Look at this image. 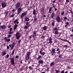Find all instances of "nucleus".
I'll list each match as a JSON object with an SVG mask.
<instances>
[{
  "mask_svg": "<svg viewBox=\"0 0 73 73\" xmlns=\"http://www.w3.org/2000/svg\"><path fill=\"white\" fill-rule=\"evenodd\" d=\"M14 23H15V25L14 27V28H13L14 30H15L17 28V27L18 25H17L16 24V23L17 24H18L19 23V21L17 19H16L15 20V21H14Z\"/></svg>",
  "mask_w": 73,
  "mask_h": 73,
  "instance_id": "obj_1",
  "label": "nucleus"
},
{
  "mask_svg": "<svg viewBox=\"0 0 73 73\" xmlns=\"http://www.w3.org/2000/svg\"><path fill=\"white\" fill-rule=\"evenodd\" d=\"M31 54V52H27L26 54V56L25 57L26 60H28L29 59V56Z\"/></svg>",
  "mask_w": 73,
  "mask_h": 73,
  "instance_id": "obj_2",
  "label": "nucleus"
},
{
  "mask_svg": "<svg viewBox=\"0 0 73 73\" xmlns=\"http://www.w3.org/2000/svg\"><path fill=\"white\" fill-rule=\"evenodd\" d=\"M15 36L16 37V38L17 40H19L20 39V35L19 33H17Z\"/></svg>",
  "mask_w": 73,
  "mask_h": 73,
  "instance_id": "obj_3",
  "label": "nucleus"
},
{
  "mask_svg": "<svg viewBox=\"0 0 73 73\" xmlns=\"http://www.w3.org/2000/svg\"><path fill=\"white\" fill-rule=\"evenodd\" d=\"M10 62L12 65H14V64H15V59H14V58H11Z\"/></svg>",
  "mask_w": 73,
  "mask_h": 73,
  "instance_id": "obj_4",
  "label": "nucleus"
},
{
  "mask_svg": "<svg viewBox=\"0 0 73 73\" xmlns=\"http://www.w3.org/2000/svg\"><path fill=\"white\" fill-rule=\"evenodd\" d=\"M21 11H23V10H22V9H21L20 7L18 9V10H17L18 15H19V14L20 13V12H21Z\"/></svg>",
  "mask_w": 73,
  "mask_h": 73,
  "instance_id": "obj_5",
  "label": "nucleus"
},
{
  "mask_svg": "<svg viewBox=\"0 0 73 73\" xmlns=\"http://www.w3.org/2000/svg\"><path fill=\"white\" fill-rule=\"evenodd\" d=\"M4 39L5 42H9L11 40L10 39H9L8 38L6 37H5Z\"/></svg>",
  "mask_w": 73,
  "mask_h": 73,
  "instance_id": "obj_6",
  "label": "nucleus"
},
{
  "mask_svg": "<svg viewBox=\"0 0 73 73\" xmlns=\"http://www.w3.org/2000/svg\"><path fill=\"white\" fill-rule=\"evenodd\" d=\"M56 20L58 22H61L60 21V17L58 15L57 16Z\"/></svg>",
  "mask_w": 73,
  "mask_h": 73,
  "instance_id": "obj_7",
  "label": "nucleus"
},
{
  "mask_svg": "<svg viewBox=\"0 0 73 73\" xmlns=\"http://www.w3.org/2000/svg\"><path fill=\"white\" fill-rule=\"evenodd\" d=\"M27 12H25L23 13H22L21 15V17L22 18L23 17V16H25V15H27Z\"/></svg>",
  "mask_w": 73,
  "mask_h": 73,
  "instance_id": "obj_8",
  "label": "nucleus"
},
{
  "mask_svg": "<svg viewBox=\"0 0 73 73\" xmlns=\"http://www.w3.org/2000/svg\"><path fill=\"white\" fill-rule=\"evenodd\" d=\"M20 3L19 2H18L16 5V9H17L19 7H20Z\"/></svg>",
  "mask_w": 73,
  "mask_h": 73,
  "instance_id": "obj_9",
  "label": "nucleus"
},
{
  "mask_svg": "<svg viewBox=\"0 0 73 73\" xmlns=\"http://www.w3.org/2000/svg\"><path fill=\"white\" fill-rule=\"evenodd\" d=\"M5 28H6V26L5 25H3L0 26L1 29H4Z\"/></svg>",
  "mask_w": 73,
  "mask_h": 73,
  "instance_id": "obj_10",
  "label": "nucleus"
},
{
  "mask_svg": "<svg viewBox=\"0 0 73 73\" xmlns=\"http://www.w3.org/2000/svg\"><path fill=\"white\" fill-rule=\"evenodd\" d=\"M1 5L3 8H5L6 7V4L5 3H2Z\"/></svg>",
  "mask_w": 73,
  "mask_h": 73,
  "instance_id": "obj_11",
  "label": "nucleus"
},
{
  "mask_svg": "<svg viewBox=\"0 0 73 73\" xmlns=\"http://www.w3.org/2000/svg\"><path fill=\"white\" fill-rule=\"evenodd\" d=\"M38 62L39 64L40 65V64H43L44 62H43V60H40L38 61Z\"/></svg>",
  "mask_w": 73,
  "mask_h": 73,
  "instance_id": "obj_12",
  "label": "nucleus"
},
{
  "mask_svg": "<svg viewBox=\"0 0 73 73\" xmlns=\"http://www.w3.org/2000/svg\"><path fill=\"white\" fill-rule=\"evenodd\" d=\"M11 46H11V50H12V49H13V47H14V46H15V42L13 43Z\"/></svg>",
  "mask_w": 73,
  "mask_h": 73,
  "instance_id": "obj_13",
  "label": "nucleus"
},
{
  "mask_svg": "<svg viewBox=\"0 0 73 73\" xmlns=\"http://www.w3.org/2000/svg\"><path fill=\"white\" fill-rule=\"evenodd\" d=\"M39 53L41 54H42V55H44V54H45V53L44 52H42V51L41 50L40 51Z\"/></svg>",
  "mask_w": 73,
  "mask_h": 73,
  "instance_id": "obj_14",
  "label": "nucleus"
},
{
  "mask_svg": "<svg viewBox=\"0 0 73 73\" xmlns=\"http://www.w3.org/2000/svg\"><path fill=\"white\" fill-rule=\"evenodd\" d=\"M59 29V27L57 28V27H55L54 29H53V30L54 31H59V30L58 29Z\"/></svg>",
  "mask_w": 73,
  "mask_h": 73,
  "instance_id": "obj_15",
  "label": "nucleus"
},
{
  "mask_svg": "<svg viewBox=\"0 0 73 73\" xmlns=\"http://www.w3.org/2000/svg\"><path fill=\"white\" fill-rule=\"evenodd\" d=\"M66 25L65 26V27H67L69 25V23L68 22H66Z\"/></svg>",
  "mask_w": 73,
  "mask_h": 73,
  "instance_id": "obj_16",
  "label": "nucleus"
},
{
  "mask_svg": "<svg viewBox=\"0 0 73 73\" xmlns=\"http://www.w3.org/2000/svg\"><path fill=\"white\" fill-rule=\"evenodd\" d=\"M47 29V27L46 26H45L43 27V30H44V31H45V30H46Z\"/></svg>",
  "mask_w": 73,
  "mask_h": 73,
  "instance_id": "obj_17",
  "label": "nucleus"
},
{
  "mask_svg": "<svg viewBox=\"0 0 73 73\" xmlns=\"http://www.w3.org/2000/svg\"><path fill=\"white\" fill-rule=\"evenodd\" d=\"M25 20L26 21H29V19L27 17H26L25 18Z\"/></svg>",
  "mask_w": 73,
  "mask_h": 73,
  "instance_id": "obj_18",
  "label": "nucleus"
},
{
  "mask_svg": "<svg viewBox=\"0 0 73 73\" xmlns=\"http://www.w3.org/2000/svg\"><path fill=\"white\" fill-rule=\"evenodd\" d=\"M54 33L55 35H58V31H55Z\"/></svg>",
  "mask_w": 73,
  "mask_h": 73,
  "instance_id": "obj_19",
  "label": "nucleus"
},
{
  "mask_svg": "<svg viewBox=\"0 0 73 73\" xmlns=\"http://www.w3.org/2000/svg\"><path fill=\"white\" fill-rule=\"evenodd\" d=\"M40 58H41V56L40 55H39L38 57L36 59L37 60H38L40 59Z\"/></svg>",
  "mask_w": 73,
  "mask_h": 73,
  "instance_id": "obj_20",
  "label": "nucleus"
},
{
  "mask_svg": "<svg viewBox=\"0 0 73 73\" xmlns=\"http://www.w3.org/2000/svg\"><path fill=\"white\" fill-rule=\"evenodd\" d=\"M6 54H7V53L5 52H2V56H5Z\"/></svg>",
  "mask_w": 73,
  "mask_h": 73,
  "instance_id": "obj_21",
  "label": "nucleus"
},
{
  "mask_svg": "<svg viewBox=\"0 0 73 73\" xmlns=\"http://www.w3.org/2000/svg\"><path fill=\"white\" fill-rule=\"evenodd\" d=\"M29 68L30 70H33V67L32 66H30L29 67Z\"/></svg>",
  "mask_w": 73,
  "mask_h": 73,
  "instance_id": "obj_22",
  "label": "nucleus"
},
{
  "mask_svg": "<svg viewBox=\"0 0 73 73\" xmlns=\"http://www.w3.org/2000/svg\"><path fill=\"white\" fill-rule=\"evenodd\" d=\"M52 7H50L49 8V13H51V11H52Z\"/></svg>",
  "mask_w": 73,
  "mask_h": 73,
  "instance_id": "obj_23",
  "label": "nucleus"
},
{
  "mask_svg": "<svg viewBox=\"0 0 73 73\" xmlns=\"http://www.w3.org/2000/svg\"><path fill=\"white\" fill-rule=\"evenodd\" d=\"M51 53H55V49H53L51 51Z\"/></svg>",
  "mask_w": 73,
  "mask_h": 73,
  "instance_id": "obj_24",
  "label": "nucleus"
},
{
  "mask_svg": "<svg viewBox=\"0 0 73 73\" xmlns=\"http://www.w3.org/2000/svg\"><path fill=\"white\" fill-rule=\"evenodd\" d=\"M36 10H33V14L34 15H36Z\"/></svg>",
  "mask_w": 73,
  "mask_h": 73,
  "instance_id": "obj_25",
  "label": "nucleus"
},
{
  "mask_svg": "<svg viewBox=\"0 0 73 73\" xmlns=\"http://www.w3.org/2000/svg\"><path fill=\"white\" fill-rule=\"evenodd\" d=\"M9 55L8 54H7L6 55V58H9Z\"/></svg>",
  "mask_w": 73,
  "mask_h": 73,
  "instance_id": "obj_26",
  "label": "nucleus"
},
{
  "mask_svg": "<svg viewBox=\"0 0 73 73\" xmlns=\"http://www.w3.org/2000/svg\"><path fill=\"white\" fill-rule=\"evenodd\" d=\"M52 25L53 26H54V21H53L52 23Z\"/></svg>",
  "mask_w": 73,
  "mask_h": 73,
  "instance_id": "obj_27",
  "label": "nucleus"
},
{
  "mask_svg": "<svg viewBox=\"0 0 73 73\" xmlns=\"http://www.w3.org/2000/svg\"><path fill=\"white\" fill-rule=\"evenodd\" d=\"M53 65H54V62H52V63H51L50 65L51 66H53Z\"/></svg>",
  "mask_w": 73,
  "mask_h": 73,
  "instance_id": "obj_28",
  "label": "nucleus"
},
{
  "mask_svg": "<svg viewBox=\"0 0 73 73\" xmlns=\"http://www.w3.org/2000/svg\"><path fill=\"white\" fill-rule=\"evenodd\" d=\"M11 37V35H7V38H10V37Z\"/></svg>",
  "mask_w": 73,
  "mask_h": 73,
  "instance_id": "obj_29",
  "label": "nucleus"
},
{
  "mask_svg": "<svg viewBox=\"0 0 73 73\" xmlns=\"http://www.w3.org/2000/svg\"><path fill=\"white\" fill-rule=\"evenodd\" d=\"M13 31H10L9 32V34H13Z\"/></svg>",
  "mask_w": 73,
  "mask_h": 73,
  "instance_id": "obj_30",
  "label": "nucleus"
},
{
  "mask_svg": "<svg viewBox=\"0 0 73 73\" xmlns=\"http://www.w3.org/2000/svg\"><path fill=\"white\" fill-rule=\"evenodd\" d=\"M55 72L56 73H58L59 72H60V71H59L58 70H55Z\"/></svg>",
  "mask_w": 73,
  "mask_h": 73,
  "instance_id": "obj_31",
  "label": "nucleus"
},
{
  "mask_svg": "<svg viewBox=\"0 0 73 73\" xmlns=\"http://www.w3.org/2000/svg\"><path fill=\"white\" fill-rule=\"evenodd\" d=\"M28 27L27 26H25L24 27V28L25 29H28Z\"/></svg>",
  "mask_w": 73,
  "mask_h": 73,
  "instance_id": "obj_32",
  "label": "nucleus"
},
{
  "mask_svg": "<svg viewBox=\"0 0 73 73\" xmlns=\"http://www.w3.org/2000/svg\"><path fill=\"white\" fill-rule=\"evenodd\" d=\"M14 53H15V50H13L12 52L11 55H13V54H14Z\"/></svg>",
  "mask_w": 73,
  "mask_h": 73,
  "instance_id": "obj_33",
  "label": "nucleus"
},
{
  "mask_svg": "<svg viewBox=\"0 0 73 73\" xmlns=\"http://www.w3.org/2000/svg\"><path fill=\"white\" fill-rule=\"evenodd\" d=\"M26 25L28 27L29 26V22H26Z\"/></svg>",
  "mask_w": 73,
  "mask_h": 73,
  "instance_id": "obj_34",
  "label": "nucleus"
},
{
  "mask_svg": "<svg viewBox=\"0 0 73 73\" xmlns=\"http://www.w3.org/2000/svg\"><path fill=\"white\" fill-rule=\"evenodd\" d=\"M63 18L64 19V20H67L68 18H67V17H63Z\"/></svg>",
  "mask_w": 73,
  "mask_h": 73,
  "instance_id": "obj_35",
  "label": "nucleus"
},
{
  "mask_svg": "<svg viewBox=\"0 0 73 73\" xmlns=\"http://www.w3.org/2000/svg\"><path fill=\"white\" fill-rule=\"evenodd\" d=\"M51 53L52 54V56H54L55 54V52H51Z\"/></svg>",
  "mask_w": 73,
  "mask_h": 73,
  "instance_id": "obj_36",
  "label": "nucleus"
},
{
  "mask_svg": "<svg viewBox=\"0 0 73 73\" xmlns=\"http://www.w3.org/2000/svg\"><path fill=\"white\" fill-rule=\"evenodd\" d=\"M52 38L50 37L49 39V41H52Z\"/></svg>",
  "mask_w": 73,
  "mask_h": 73,
  "instance_id": "obj_37",
  "label": "nucleus"
},
{
  "mask_svg": "<svg viewBox=\"0 0 73 73\" xmlns=\"http://www.w3.org/2000/svg\"><path fill=\"white\" fill-rule=\"evenodd\" d=\"M64 15V12H62L61 13V15L62 16H63Z\"/></svg>",
  "mask_w": 73,
  "mask_h": 73,
  "instance_id": "obj_38",
  "label": "nucleus"
},
{
  "mask_svg": "<svg viewBox=\"0 0 73 73\" xmlns=\"http://www.w3.org/2000/svg\"><path fill=\"white\" fill-rule=\"evenodd\" d=\"M21 42V40H19L18 41V44H20V42Z\"/></svg>",
  "mask_w": 73,
  "mask_h": 73,
  "instance_id": "obj_39",
  "label": "nucleus"
},
{
  "mask_svg": "<svg viewBox=\"0 0 73 73\" xmlns=\"http://www.w3.org/2000/svg\"><path fill=\"white\" fill-rule=\"evenodd\" d=\"M60 50L58 52H57V54H60Z\"/></svg>",
  "mask_w": 73,
  "mask_h": 73,
  "instance_id": "obj_40",
  "label": "nucleus"
},
{
  "mask_svg": "<svg viewBox=\"0 0 73 73\" xmlns=\"http://www.w3.org/2000/svg\"><path fill=\"white\" fill-rule=\"evenodd\" d=\"M33 33L34 35H36V31H34L33 32Z\"/></svg>",
  "mask_w": 73,
  "mask_h": 73,
  "instance_id": "obj_41",
  "label": "nucleus"
},
{
  "mask_svg": "<svg viewBox=\"0 0 73 73\" xmlns=\"http://www.w3.org/2000/svg\"><path fill=\"white\" fill-rule=\"evenodd\" d=\"M56 1V0H54L53 1V3H55Z\"/></svg>",
  "mask_w": 73,
  "mask_h": 73,
  "instance_id": "obj_42",
  "label": "nucleus"
},
{
  "mask_svg": "<svg viewBox=\"0 0 73 73\" xmlns=\"http://www.w3.org/2000/svg\"><path fill=\"white\" fill-rule=\"evenodd\" d=\"M41 38L42 39H44V38H45V36H42V37H41Z\"/></svg>",
  "mask_w": 73,
  "mask_h": 73,
  "instance_id": "obj_43",
  "label": "nucleus"
},
{
  "mask_svg": "<svg viewBox=\"0 0 73 73\" xmlns=\"http://www.w3.org/2000/svg\"><path fill=\"white\" fill-rule=\"evenodd\" d=\"M19 58V56H15V58Z\"/></svg>",
  "mask_w": 73,
  "mask_h": 73,
  "instance_id": "obj_44",
  "label": "nucleus"
},
{
  "mask_svg": "<svg viewBox=\"0 0 73 73\" xmlns=\"http://www.w3.org/2000/svg\"><path fill=\"white\" fill-rule=\"evenodd\" d=\"M52 16H54V13H52Z\"/></svg>",
  "mask_w": 73,
  "mask_h": 73,
  "instance_id": "obj_45",
  "label": "nucleus"
},
{
  "mask_svg": "<svg viewBox=\"0 0 73 73\" xmlns=\"http://www.w3.org/2000/svg\"><path fill=\"white\" fill-rule=\"evenodd\" d=\"M69 0H66L67 3H69Z\"/></svg>",
  "mask_w": 73,
  "mask_h": 73,
  "instance_id": "obj_46",
  "label": "nucleus"
},
{
  "mask_svg": "<svg viewBox=\"0 0 73 73\" xmlns=\"http://www.w3.org/2000/svg\"><path fill=\"white\" fill-rule=\"evenodd\" d=\"M61 73H64V70H63L61 72Z\"/></svg>",
  "mask_w": 73,
  "mask_h": 73,
  "instance_id": "obj_47",
  "label": "nucleus"
},
{
  "mask_svg": "<svg viewBox=\"0 0 73 73\" xmlns=\"http://www.w3.org/2000/svg\"><path fill=\"white\" fill-rule=\"evenodd\" d=\"M7 48L8 49H9V47L8 46H7Z\"/></svg>",
  "mask_w": 73,
  "mask_h": 73,
  "instance_id": "obj_48",
  "label": "nucleus"
},
{
  "mask_svg": "<svg viewBox=\"0 0 73 73\" xmlns=\"http://www.w3.org/2000/svg\"><path fill=\"white\" fill-rule=\"evenodd\" d=\"M58 57H59V58H62V56H60V55Z\"/></svg>",
  "mask_w": 73,
  "mask_h": 73,
  "instance_id": "obj_49",
  "label": "nucleus"
},
{
  "mask_svg": "<svg viewBox=\"0 0 73 73\" xmlns=\"http://www.w3.org/2000/svg\"><path fill=\"white\" fill-rule=\"evenodd\" d=\"M49 43H50L51 44H52V41H49Z\"/></svg>",
  "mask_w": 73,
  "mask_h": 73,
  "instance_id": "obj_50",
  "label": "nucleus"
},
{
  "mask_svg": "<svg viewBox=\"0 0 73 73\" xmlns=\"http://www.w3.org/2000/svg\"><path fill=\"white\" fill-rule=\"evenodd\" d=\"M12 28H11L10 30V31H12Z\"/></svg>",
  "mask_w": 73,
  "mask_h": 73,
  "instance_id": "obj_51",
  "label": "nucleus"
},
{
  "mask_svg": "<svg viewBox=\"0 0 73 73\" xmlns=\"http://www.w3.org/2000/svg\"><path fill=\"white\" fill-rule=\"evenodd\" d=\"M64 48H66L67 47V45H65L64 46Z\"/></svg>",
  "mask_w": 73,
  "mask_h": 73,
  "instance_id": "obj_52",
  "label": "nucleus"
},
{
  "mask_svg": "<svg viewBox=\"0 0 73 73\" xmlns=\"http://www.w3.org/2000/svg\"><path fill=\"white\" fill-rule=\"evenodd\" d=\"M57 8H55L54 9V11H57Z\"/></svg>",
  "mask_w": 73,
  "mask_h": 73,
  "instance_id": "obj_53",
  "label": "nucleus"
},
{
  "mask_svg": "<svg viewBox=\"0 0 73 73\" xmlns=\"http://www.w3.org/2000/svg\"><path fill=\"white\" fill-rule=\"evenodd\" d=\"M70 37H73V35H70Z\"/></svg>",
  "mask_w": 73,
  "mask_h": 73,
  "instance_id": "obj_54",
  "label": "nucleus"
},
{
  "mask_svg": "<svg viewBox=\"0 0 73 73\" xmlns=\"http://www.w3.org/2000/svg\"><path fill=\"white\" fill-rule=\"evenodd\" d=\"M11 17H14V15H11Z\"/></svg>",
  "mask_w": 73,
  "mask_h": 73,
  "instance_id": "obj_55",
  "label": "nucleus"
},
{
  "mask_svg": "<svg viewBox=\"0 0 73 73\" xmlns=\"http://www.w3.org/2000/svg\"><path fill=\"white\" fill-rule=\"evenodd\" d=\"M59 50H60V49L59 48H58L56 50V51H59Z\"/></svg>",
  "mask_w": 73,
  "mask_h": 73,
  "instance_id": "obj_56",
  "label": "nucleus"
},
{
  "mask_svg": "<svg viewBox=\"0 0 73 73\" xmlns=\"http://www.w3.org/2000/svg\"><path fill=\"white\" fill-rule=\"evenodd\" d=\"M9 46L11 48L12 46V44L9 45Z\"/></svg>",
  "mask_w": 73,
  "mask_h": 73,
  "instance_id": "obj_57",
  "label": "nucleus"
},
{
  "mask_svg": "<svg viewBox=\"0 0 73 73\" xmlns=\"http://www.w3.org/2000/svg\"><path fill=\"white\" fill-rule=\"evenodd\" d=\"M34 20L35 21H36V20H37V18H35Z\"/></svg>",
  "mask_w": 73,
  "mask_h": 73,
  "instance_id": "obj_58",
  "label": "nucleus"
},
{
  "mask_svg": "<svg viewBox=\"0 0 73 73\" xmlns=\"http://www.w3.org/2000/svg\"><path fill=\"white\" fill-rule=\"evenodd\" d=\"M29 38H32V36H29Z\"/></svg>",
  "mask_w": 73,
  "mask_h": 73,
  "instance_id": "obj_59",
  "label": "nucleus"
},
{
  "mask_svg": "<svg viewBox=\"0 0 73 73\" xmlns=\"http://www.w3.org/2000/svg\"><path fill=\"white\" fill-rule=\"evenodd\" d=\"M10 27H11V26L10 25H9L8 26V28H10Z\"/></svg>",
  "mask_w": 73,
  "mask_h": 73,
  "instance_id": "obj_60",
  "label": "nucleus"
},
{
  "mask_svg": "<svg viewBox=\"0 0 73 73\" xmlns=\"http://www.w3.org/2000/svg\"><path fill=\"white\" fill-rule=\"evenodd\" d=\"M20 62L21 64H22V63H23V62L22 61V60H21Z\"/></svg>",
  "mask_w": 73,
  "mask_h": 73,
  "instance_id": "obj_61",
  "label": "nucleus"
},
{
  "mask_svg": "<svg viewBox=\"0 0 73 73\" xmlns=\"http://www.w3.org/2000/svg\"><path fill=\"white\" fill-rule=\"evenodd\" d=\"M68 15V13H65V15Z\"/></svg>",
  "mask_w": 73,
  "mask_h": 73,
  "instance_id": "obj_62",
  "label": "nucleus"
},
{
  "mask_svg": "<svg viewBox=\"0 0 73 73\" xmlns=\"http://www.w3.org/2000/svg\"><path fill=\"white\" fill-rule=\"evenodd\" d=\"M15 11V9H13L12 11L13 12H14Z\"/></svg>",
  "mask_w": 73,
  "mask_h": 73,
  "instance_id": "obj_63",
  "label": "nucleus"
},
{
  "mask_svg": "<svg viewBox=\"0 0 73 73\" xmlns=\"http://www.w3.org/2000/svg\"><path fill=\"white\" fill-rule=\"evenodd\" d=\"M72 32H73V28H72Z\"/></svg>",
  "mask_w": 73,
  "mask_h": 73,
  "instance_id": "obj_64",
  "label": "nucleus"
}]
</instances>
